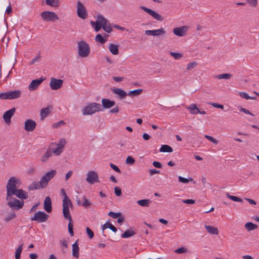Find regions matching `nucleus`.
Masks as SVG:
<instances>
[{
    "label": "nucleus",
    "instance_id": "nucleus-19",
    "mask_svg": "<svg viewBox=\"0 0 259 259\" xmlns=\"http://www.w3.org/2000/svg\"><path fill=\"white\" fill-rule=\"evenodd\" d=\"M15 108H13L7 111L3 115V118L5 122L9 124L11 122V118L14 114L15 112Z\"/></svg>",
    "mask_w": 259,
    "mask_h": 259
},
{
    "label": "nucleus",
    "instance_id": "nucleus-6",
    "mask_svg": "<svg viewBox=\"0 0 259 259\" xmlns=\"http://www.w3.org/2000/svg\"><path fill=\"white\" fill-rule=\"evenodd\" d=\"M8 201V205L12 209L18 210L21 209L24 205V201L23 200H19L11 197Z\"/></svg>",
    "mask_w": 259,
    "mask_h": 259
},
{
    "label": "nucleus",
    "instance_id": "nucleus-25",
    "mask_svg": "<svg viewBox=\"0 0 259 259\" xmlns=\"http://www.w3.org/2000/svg\"><path fill=\"white\" fill-rule=\"evenodd\" d=\"M9 99H15L20 97L21 92L19 90H14L8 92Z\"/></svg>",
    "mask_w": 259,
    "mask_h": 259
},
{
    "label": "nucleus",
    "instance_id": "nucleus-27",
    "mask_svg": "<svg viewBox=\"0 0 259 259\" xmlns=\"http://www.w3.org/2000/svg\"><path fill=\"white\" fill-rule=\"evenodd\" d=\"M186 108L190 111V113L192 114H197L199 112V109L195 104H191L187 107Z\"/></svg>",
    "mask_w": 259,
    "mask_h": 259
},
{
    "label": "nucleus",
    "instance_id": "nucleus-52",
    "mask_svg": "<svg viewBox=\"0 0 259 259\" xmlns=\"http://www.w3.org/2000/svg\"><path fill=\"white\" fill-rule=\"evenodd\" d=\"M179 181L181 182V183H189V181H193V179L192 178H190V179H188L187 178H183L181 176H179Z\"/></svg>",
    "mask_w": 259,
    "mask_h": 259
},
{
    "label": "nucleus",
    "instance_id": "nucleus-32",
    "mask_svg": "<svg viewBox=\"0 0 259 259\" xmlns=\"http://www.w3.org/2000/svg\"><path fill=\"white\" fill-rule=\"evenodd\" d=\"M143 90L139 89L133 91H131L127 93V95L131 97H135L140 95L142 93Z\"/></svg>",
    "mask_w": 259,
    "mask_h": 259
},
{
    "label": "nucleus",
    "instance_id": "nucleus-4",
    "mask_svg": "<svg viewBox=\"0 0 259 259\" xmlns=\"http://www.w3.org/2000/svg\"><path fill=\"white\" fill-rule=\"evenodd\" d=\"M18 180L15 177H11L7 183V200L11 198V193H13L14 190L16 189V184L17 183Z\"/></svg>",
    "mask_w": 259,
    "mask_h": 259
},
{
    "label": "nucleus",
    "instance_id": "nucleus-18",
    "mask_svg": "<svg viewBox=\"0 0 259 259\" xmlns=\"http://www.w3.org/2000/svg\"><path fill=\"white\" fill-rule=\"evenodd\" d=\"M188 27L186 26H183L179 27H175L173 29V33L177 36H183L187 31Z\"/></svg>",
    "mask_w": 259,
    "mask_h": 259
},
{
    "label": "nucleus",
    "instance_id": "nucleus-51",
    "mask_svg": "<svg viewBox=\"0 0 259 259\" xmlns=\"http://www.w3.org/2000/svg\"><path fill=\"white\" fill-rule=\"evenodd\" d=\"M41 60V56L40 55H37L34 58H33L31 62L30 63V65L35 64L36 63H38Z\"/></svg>",
    "mask_w": 259,
    "mask_h": 259
},
{
    "label": "nucleus",
    "instance_id": "nucleus-60",
    "mask_svg": "<svg viewBox=\"0 0 259 259\" xmlns=\"http://www.w3.org/2000/svg\"><path fill=\"white\" fill-rule=\"evenodd\" d=\"M114 192L116 196H120L121 195V190L120 188L118 187H115L114 188Z\"/></svg>",
    "mask_w": 259,
    "mask_h": 259
},
{
    "label": "nucleus",
    "instance_id": "nucleus-36",
    "mask_svg": "<svg viewBox=\"0 0 259 259\" xmlns=\"http://www.w3.org/2000/svg\"><path fill=\"white\" fill-rule=\"evenodd\" d=\"M46 3L47 5L57 7L59 6V0H46Z\"/></svg>",
    "mask_w": 259,
    "mask_h": 259
},
{
    "label": "nucleus",
    "instance_id": "nucleus-64",
    "mask_svg": "<svg viewBox=\"0 0 259 259\" xmlns=\"http://www.w3.org/2000/svg\"><path fill=\"white\" fill-rule=\"evenodd\" d=\"M119 110V108L117 106L110 110L109 112L110 113H118Z\"/></svg>",
    "mask_w": 259,
    "mask_h": 259
},
{
    "label": "nucleus",
    "instance_id": "nucleus-46",
    "mask_svg": "<svg viewBox=\"0 0 259 259\" xmlns=\"http://www.w3.org/2000/svg\"><path fill=\"white\" fill-rule=\"evenodd\" d=\"M197 65V63L196 61L192 62L187 64V69L190 70L195 68Z\"/></svg>",
    "mask_w": 259,
    "mask_h": 259
},
{
    "label": "nucleus",
    "instance_id": "nucleus-37",
    "mask_svg": "<svg viewBox=\"0 0 259 259\" xmlns=\"http://www.w3.org/2000/svg\"><path fill=\"white\" fill-rule=\"evenodd\" d=\"M16 215L14 211H12L10 213H8L5 218V221L6 222H9L15 218Z\"/></svg>",
    "mask_w": 259,
    "mask_h": 259
},
{
    "label": "nucleus",
    "instance_id": "nucleus-2",
    "mask_svg": "<svg viewBox=\"0 0 259 259\" xmlns=\"http://www.w3.org/2000/svg\"><path fill=\"white\" fill-rule=\"evenodd\" d=\"M101 106L97 103H91L82 109V112L83 115H92L96 112L101 111Z\"/></svg>",
    "mask_w": 259,
    "mask_h": 259
},
{
    "label": "nucleus",
    "instance_id": "nucleus-62",
    "mask_svg": "<svg viewBox=\"0 0 259 259\" xmlns=\"http://www.w3.org/2000/svg\"><path fill=\"white\" fill-rule=\"evenodd\" d=\"M239 95L241 98H244L246 100H248L250 99V96L248 95V94L245 92H240Z\"/></svg>",
    "mask_w": 259,
    "mask_h": 259
},
{
    "label": "nucleus",
    "instance_id": "nucleus-15",
    "mask_svg": "<svg viewBox=\"0 0 259 259\" xmlns=\"http://www.w3.org/2000/svg\"><path fill=\"white\" fill-rule=\"evenodd\" d=\"M36 122L32 119H27L24 123V129L27 132H32L36 127Z\"/></svg>",
    "mask_w": 259,
    "mask_h": 259
},
{
    "label": "nucleus",
    "instance_id": "nucleus-49",
    "mask_svg": "<svg viewBox=\"0 0 259 259\" xmlns=\"http://www.w3.org/2000/svg\"><path fill=\"white\" fill-rule=\"evenodd\" d=\"M170 55L172 56L175 59H180L182 57V54L180 53L170 52Z\"/></svg>",
    "mask_w": 259,
    "mask_h": 259
},
{
    "label": "nucleus",
    "instance_id": "nucleus-50",
    "mask_svg": "<svg viewBox=\"0 0 259 259\" xmlns=\"http://www.w3.org/2000/svg\"><path fill=\"white\" fill-rule=\"evenodd\" d=\"M175 252L177 253L181 254L184 253L188 252V250L184 247H182L175 250Z\"/></svg>",
    "mask_w": 259,
    "mask_h": 259
},
{
    "label": "nucleus",
    "instance_id": "nucleus-11",
    "mask_svg": "<svg viewBox=\"0 0 259 259\" xmlns=\"http://www.w3.org/2000/svg\"><path fill=\"white\" fill-rule=\"evenodd\" d=\"M140 8L148 13L149 15L151 16L154 19L159 21H162L163 20V17L156 12L144 6H140Z\"/></svg>",
    "mask_w": 259,
    "mask_h": 259
},
{
    "label": "nucleus",
    "instance_id": "nucleus-28",
    "mask_svg": "<svg viewBox=\"0 0 259 259\" xmlns=\"http://www.w3.org/2000/svg\"><path fill=\"white\" fill-rule=\"evenodd\" d=\"M109 50L114 55H118L119 53L118 47L116 45L110 44L109 46Z\"/></svg>",
    "mask_w": 259,
    "mask_h": 259
},
{
    "label": "nucleus",
    "instance_id": "nucleus-45",
    "mask_svg": "<svg viewBox=\"0 0 259 259\" xmlns=\"http://www.w3.org/2000/svg\"><path fill=\"white\" fill-rule=\"evenodd\" d=\"M63 212L64 218L69 220V223H72V217L70 213V211H63Z\"/></svg>",
    "mask_w": 259,
    "mask_h": 259
},
{
    "label": "nucleus",
    "instance_id": "nucleus-22",
    "mask_svg": "<svg viewBox=\"0 0 259 259\" xmlns=\"http://www.w3.org/2000/svg\"><path fill=\"white\" fill-rule=\"evenodd\" d=\"M102 104L104 108L109 109L114 106L115 105V102L108 99L103 98L102 100Z\"/></svg>",
    "mask_w": 259,
    "mask_h": 259
},
{
    "label": "nucleus",
    "instance_id": "nucleus-48",
    "mask_svg": "<svg viewBox=\"0 0 259 259\" xmlns=\"http://www.w3.org/2000/svg\"><path fill=\"white\" fill-rule=\"evenodd\" d=\"M227 196L229 198H230V199H231L232 200H233L234 201H237V202H242V199L239 197H236L235 196H232L229 194H227Z\"/></svg>",
    "mask_w": 259,
    "mask_h": 259
},
{
    "label": "nucleus",
    "instance_id": "nucleus-44",
    "mask_svg": "<svg viewBox=\"0 0 259 259\" xmlns=\"http://www.w3.org/2000/svg\"><path fill=\"white\" fill-rule=\"evenodd\" d=\"M91 24L92 26L94 28V29L96 32L99 31L102 28V26L101 25H100L94 21H91Z\"/></svg>",
    "mask_w": 259,
    "mask_h": 259
},
{
    "label": "nucleus",
    "instance_id": "nucleus-17",
    "mask_svg": "<svg viewBox=\"0 0 259 259\" xmlns=\"http://www.w3.org/2000/svg\"><path fill=\"white\" fill-rule=\"evenodd\" d=\"M146 35L152 36H160L162 35L165 33V30L163 28L155 30H147L145 31Z\"/></svg>",
    "mask_w": 259,
    "mask_h": 259
},
{
    "label": "nucleus",
    "instance_id": "nucleus-39",
    "mask_svg": "<svg viewBox=\"0 0 259 259\" xmlns=\"http://www.w3.org/2000/svg\"><path fill=\"white\" fill-rule=\"evenodd\" d=\"M23 249V244L20 245L16 250L15 259H20L21 254Z\"/></svg>",
    "mask_w": 259,
    "mask_h": 259
},
{
    "label": "nucleus",
    "instance_id": "nucleus-40",
    "mask_svg": "<svg viewBox=\"0 0 259 259\" xmlns=\"http://www.w3.org/2000/svg\"><path fill=\"white\" fill-rule=\"evenodd\" d=\"M150 202L149 199H142L137 201V203L141 206H148Z\"/></svg>",
    "mask_w": 259,
    "mask_h": 259
},
{
    "label": "nucleus",
    "instance_id": "nucleus-34",
    "mask_svg": "<svg viewBox=\"0 0 259 259\" xmlns=\"http://www.w3.org/2000/svg\"><path fill=\"white\" fill-rule=\"evenodd\" d=\"M232 76V75L230 73H223L216 75L215 78L219 79H229L231 78Z\"/></svg>",
    "mask_w": 259,
    "mask_h": 259
},
{
    "label": "nucleus",
    "instance_id": "nucleus-21",
    "mask_svg": "<svg viewBox=\"0 0 259 259\" xmlns=\"http://www.w3.org/2000/svg\"><path fill=\"white\" fill-rule=\"evenodd\" d=\"M73 204L69 197L63 198L62 210H69V208L72 209Z\"/></svg>",
    "mask_w": 259,
    "mask_h": 259
},
{
    "label": "nucleus",
    "instance_id": "nucleus-41",
    "mask_svg": "<svg viewBox=\"0 0 259 259\" xmlns=\"http://www.w3.org/2000/svg\"><path fill=\"white\" fill-rule=\"evenodd\" d=\"M39 188H41V186L40 184V181L38 183L34 182L31 185H30L29 187V189L30 190L37 189Z\"/></svg>",
    "mask_w": 259,
    "mask_h": 259
},
{
    "label": "nucleus",
    "instance_id": "nucleus-38",
    "mask_svg": "<svg viewBox=\"0 0 259 259\" xmlns=\"http://www.w3.org/2000/svg\"><path fill=\"white\" fill-rule=\"evenodd\" d=\"M107 228H109L114 232H116L117 229L112 224L110 223L109 222L106 223L103 226V229L104 230Z\"/></svg>",
    "mask_w": 259,
    "mask_h": 259
},
{
    "label": "nucleus",
    "instance_id": "nucleus-59",
    "mask_svg": "<svg viewBox=\"0 0 259 259\" xmlns=\"http://www.w3.org/2000/svg\"><path fill=\"white\" fill-rule=\"evenodd\" d=\"M0 99L3 100L9 99L8 92L0 93Z\"/></svg>",
    "mask_w": 259,
    "mask_h": 259
},
{
    "label": "nucleus",
    "instance_id": "nucleus-10",
    "mask_svg": "<svg viewBox=\"0 0 259 259\" xmlns=\"http://www.w3.org/2000/svg\"><path fill=\"white\" fill-rule=\"evenodd\" d=\"M86 181L90 184L99 183L100 180L97 172L93 170L88 171Z\"/></svg>",
    "mask_w": 259,
    "mask_h": 259
},
{
    "label": "nucleus",
    "instance_id": "nucleus-12",
    "mask_svg": "<svg viewBox=\"0 0 259 259\" xmlns=\"http://www.w3.org/2000/svg\"><path fill=\"white\" fill-rule=\"evenodd\" d=\"M76 204L79 206H82L84 208L88 209L90 207L92 203L84 195L81 197L76 196Z\"/></svg>",
    "mask_w": 259,
    "mask_h": 259
},
{
    "label": "nucleus",
    "instance_id": "nucleus-16",
    "mask_svg": "<svg viewBox=\"0 0 259 259\" xmlns=\"http://www.w3.org/2000/svg\"><path fill=\"white\" fill-rule=\"evenodd\" d=\"M44 80L45 78H43L33 80L28 87V90L30 91L36 90Z\"/></svg>",
    "mask_w": 259,
    "mask_h": 259
},
{
    "label": "nucleus",
    "instance_id": "nucleus-31",
    "mask_svg": "<svg viewBox=\"0 0 259 259\" xmlns=\"http://www.w3.org/2000/svg\"><path fill=\"white\" fill-rule=\"evenodd\" d=\"M160 152H172V148L169 145H163L161 146L159 150Z\"/></svg>",
    "mask_w": 259,
    "mask_h": 259
},
{
    "label": "nucleus",
    "instance_id": "nucleus-47",
    "mask_svg": "<svg viewBox=\"0 0 259 259\" xmlns=\"http://www.w3.org/2000/svg\"><path fill=\"white\" fill-rule=\"evenodd\" d=\"M103 30L107 33H110L112 31V28L110 26V23H108L107 25L106 24L104 26L102 27Z\"/></svg>",
    "mask_w": 259,
    "mask_h": 259
},
{
    "label": "nucleus",
    "instance_id": "nucleus-8",
    "mask_svg": "<svg viewBox=\"0 0 259 259\" xmlns=\"http://www.w3.org/2000/svg\"><path fill=\"white\" fill-rule=\"evenodd\" d=\"M48 218L49 215L44 211H37L33 217L31 218V220L35 221L38 223H43L46 222Z\"/></svg>",
    "mask_w": 259,
    "mask_h": 259
},
{
    "label": "nucleus",
    "instance_id": "nucleus-7",
    "mask_svg": "<svg viewBox=\"0 0 259 259\" xmlns=\"http://www.w3.org/2000/svg\"><path fill=\"white\" fill-rule=\"evenodd\" d=\"M41 17L44 21H55L58 20V16L53 12L45 11L41 13Z\"/></svg>",
    "mask_w": 259,
    "mask_h": 259
},
{
    "label": "nucleus",
    "instance_id": "nucleus-43",
    "mask_svg": "<svg viewBox=\"0 0 259 259\" xmlns=\"http://www.w3.org/2000/svg\"><path fill=\"white\" fill-rule=\"evenodd\" d=\"M108 215L113 219H116L121 216L122 214L120 212H114L113 211H109Z\"/></svg>",
    "mask_w": 259,
    "mask_h": 259
},
{
    "label": "nucleus",
    "instance_id": "nucleus-29",
    "mask_svg": "<svg viewBox=\"0 0 259 259\" xmlns=\"http://www.w3.org/2000/svg\"><path fill=\"white\" fill-rule=\"evenodd\" d=\"M205 228L207 231L211 234L218 235L219 234V231L217 228L211 226H205Z\"/></svg>",
    "mask_w": 259,
    "mask_h": 259
},
{
    "label": "nucleus",
    "instance_id": "nucleus-56",
    "mask_svg": "<svg viewBox=\"0 0 259 259\" xmlns=\"http://www.w3.org/2000/svg\"><path fill=\"white\" fill-rule=\"evenodd\" d=\"M65 122L63 120H61L57 123H55L53 124L52 126L53 128H57L60 126L61 125H64Z\"/></svg>",
    "mask_w": 259,
    "mask_h": 259
},
{
    "label": "nucleus",
    "instance_id": "nucleus-5",
    "mask_svg": "<svg viewBox=\"0 0 259 259\" xmlns=\"http://www.w3.org/2000/svg\"><path fill=\"white\" fill-rule=\"evenodd\" d=\"M57 171L55 169H52L45 174L40 180V184L42 188L46 187L48 183L56 176Z\"/></svg>",
    "mask_w": 259,
    "mask_h": 259
},
{
    "label": "nucleus",
    "instance_id": "nucleus-42",
    "mask_svg": "<svg viewBox=\"0 0 259 259\" xmlns=\"http://www.w3.org/2000/svg\"><path fill=\"white\" fill-rule=\"evenodd\" d=\"M95 40L96 41L100 42L102 44H104L106 41V39H104L103 37V36L100 34H98L96 35L95 37Z\"/></svg>",
    "mask_w": 259,
    "mask_h": 259
},
{
    "label": "nucleus",
    "instance_id": "nucleus-53",
    "mask_svg": "<svg viewBox=\"0 0 259 259\" xmlns=\"http://www.w3.org/2000/svg\"><path fill=\"white\" fill-rule=\"evenodd\" d=\"M204 137L214 144H217L218 143V141L211 136L206 135L204 136Z\"/></svg>",
    "mask_w": 259,
    "mask_h": 259
},
{
    "label": "nucleus",
    "instance_id": "nucleus-20",
    "mask_svg": "<svg viewBox=\"0 0 259 259\" xmlns=\"http://www.w3.org/2000/svg\"><path fill=\"white\" fill-rule=\"evenodd\" d=\"M13 195H16L18 198L22 200L28 197V193L22 189H15L13 193H11V197Z\"/></svg>",
    "mask_w": 259,
    "mask_h": 259
},
{
    "label": "nucleus",
    "instance_id": "nucleus-9",
    "mask_svg": "<svg viewBox=\"0 0 259 259\" xmlns=\"http://www.w3.org/2000/svg\"><path fill=\"white\" fill-rule=\"evenodd\" d=\"M77 14L82 19H85L88 17L86 8L80 1L77 2Z\"/></svg>",
    "mask_w": 259,
    "mask_h": 259
},
{
    "label": "nucleus",
    "instance_id": "nucleus-55",
    "mask_svg": "<svg viewBox=\"0 0 259 259\" xmlns=\"http://www.w3.org/2000/svg\"><path fill=\"white\" fill-rule=\"evenodd\" d=\"M110 166L116 172L119 174H120L121 172L120 169L118 168V167L116 165L114 164L113 163H110Z\"/></svg>",
    "mask_w": 259,
    "mask_h": 259
},
{
    "label": "nucleus",
    "instance_id": "nucleus-13",
    "mask_svg": "<svg viewBox=\"0 0 259 259\" xmlns=\"http://www.w3.org/2000/svg\"><path fill=\"white\" fill-rule=\"evenodd\" d=\"M63 83V81L62 79L51 78L50 86L52 90H57L62 87Z\"/></svg>",
    "mask_w": 259,
    "mask_h": 259
},
{
    "label": "nucleus",
    "instance_id": "nucleus-1",
    "mask_svg": "<svg viewBox=\"0 0 259 259\" xmlns=\"http://www.w3.org/2000/svg\"><path fill=\"white\" fill-rule=\"evenodd\" d=\"M65 144L66 141L65 139H62L60 140L58 143L54 144L56 146L55 148H49L47 150L46 153L41 157L40 161L43 163L47 162L52 156L53 154L56 156L60 155L63 152V149ZM52 145H54V144L53 143Z\"/></svg>",
    "mask_w": 259,
    "mask_h": 259
},
{
    "label": "nucleus",
    "instance_id": "nucleus-58",
    "mask_svg": "<svg viewBox=\"0 0 259 259\" xmlns=\"http://www.w3.org/2000/svg\"><path fill=\"white\" fill-rule=\"evenodd\" d=\"M248 4L253 7L256 6L257 4V0H246Z\"/></svg>",
    "mask_w": 259,
    "mask_h": 259
},
{
    "label": "nucleus",
    "instance_id": "nucleus-23",
    "mask_svg": "<svg viewBox=\"0 0 259 259\" xmlns=\"http://www.w3.org/2000/svg\"><path fill=\"white\" fill-rule=\"evenodd\" d=\"M96 22L101 25L102 27L109 23L108 21L101 14L97 15Z\"/></svg>",
    "mask_w": 259,
    "mask_h": 259
},
{
    "label": "nucleus",
    "instance_id": "nucleus-35",
    "mask_svg": "<svg viewBox=\"0 0 259 259\" xmlns=\"http://www.w3.org/2000/svg\"><path fill=\"white\" fill-rule=\"evenodd\" d=\"M136 234V232L133 230H128L125 231L122 235L121 237L123 238H127L133 236Z\"/></svg>",
    "mask_w": 259,
    "mask_h": 259
},
{
    "label": "nucleus",
    "instance_id": "nucleus-33",
    "mask_svg": "<svg viewBox=\"0 0 259 259\" xmlns=\"http://www.w3.org/2000/svg\"><path fill=\"white\" fill-rule=\"evenodd\" d=\"M244 227L248 231H250L256 229L257 228V225L251 222H248L245 224Z\"/></svg>",
    "mask_w": 259,
    "mask_h": 259
},
{
    "label": "nucleus",
    "instance_id": "nucleus-3",
    "mask_svg": "<svg viewBox=\"0 0 259 259\" xmlns=\"http://www.w3.org/2000/svg\"><path fill=\"white\" fill-rule=\"evenodd\" d=\"M77 45L78 55L82 58L88 57L90 53L89 45L83 40L78 42Z\"/></svg>",
    "mask_w": 259,
    "mask_h": 259
},
{
    "label": "nucleus",
    "instance_id": "nucleus-14",
    "mask_svg": "<svg viewBox=\"0 0 259 259\" xmlns=\"http://www.w3.org/2000/svg\"><path fill=\"white\" fill-rule=\"evenodd\" d=\"M111 91L114 94L116 95L117 97L119 99H123L127 95V93L125 91L120 88H111Z\"/></svg>",
    "mask_w": 259,
    "mask_h": 259
},
{
    "label": "nucleus",
    "instance_id": "nucleus-63",
    "mask_svg": "<svg viewBox=\"0 0 259 259\" xmlns=\"http://www.w3.org/2000/svg\"><path fill=\"white\" fill-rule=\"evenodd\" d=\"M210 105H211L213 107L220 108V109H224V106L222 104H219L216 103H210Z\"/></svg>",
    "mask_w": 259,
    "mask_h": 259
},
{
    "label": "nucleus",
    "instance_id": "nucleus-24",
    "mask_svg": "<svg viewBox=\"0 0 259 259\" xmlns=\"http://www.w3.org/2000/svg\"><path fill=\"white\" fill-rule=\"evenodd\" d=\"M44 207L45 210H52V200L50 197L47 196L45 198L44 202Z\"/></svg>",
    "mask_w": 259,
    "mask_h": 259
},
{
    "label": "nucleus",
    "instance_id": "nucleus-26",
    "mask_svg": "<svg viewBox=\"0 0 259 259\" xmlns=\"http://www.w3.org/2000/svg\"><path fill=\"white\" fill-rule=\"evenodd\" d=\"M79 246L77 241H75L72 245V255L76 258L79 257Z\"/></svg>",
    "mask_w": 259,
    "mask_h": 259
},
{
    "label": "nucleus",
    "instance_id": "nucleus-54",
    "mask_svg": "<svg viewBox=\"0 0 259 259\" xmlns=\"http://www.w3.org/2000/svg\"><path fill=\"white\" fill-rule=\"evenodd\" d=\"M135 162V160L132 156H128L125 160V162L128 164H133Z\"/></svg>",
    "mask_w": 259,
    "mask_h": 259
},
{
    "label": "nucleus",
    "instance_id": "nucleus-57",
    "mask_svg": "<svg viewBox=\"0 0 259 259\" xmlns=\"http://www.w3.org/2000/svg\"><path fill=\"white\" fill-rule=\"evenodd\" d=\"M87 233L89 236V237L90 239H92L94 237V232L88 227L86 228Z\"/></svg>",
    "mask_w": 259,
    "mask_h": 259
},
{
    "label": "nucleus",
    "instance_id": "nucleus-61",
    "mask_svg": "<svg viewBox=\"0 0 259 259\" xmlns=\"http://www.w3.org/2000/svg\"><path fill=\"white\" fill-rule=\"evenodd\" d=\"M68 231L71 236L74 235L73 231V224L72 223H69L68 224Z\"/></svg>",
    "mask_w": 259,
    "mask_h": 259
},
{
    "label": "nucleus",
    "instance_id": "nucleus-30",
    "mask_svg": "<svg viewBox=\"0 0 259 259\" xmlns=\"http://www.w3.org/2000/svg\"><path fill=\"white\" fill-rule=\"evenodd\" d=\"M50 108L49 107L42 109L40 111L41 119L44 120L50 114Z\"/></svg>",
    "mask_w": 259,
    "mask_h": 259
}]
</instances>
